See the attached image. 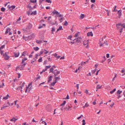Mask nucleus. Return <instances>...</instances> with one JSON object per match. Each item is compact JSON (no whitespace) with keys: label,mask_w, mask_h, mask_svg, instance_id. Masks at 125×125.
I'll use <instances>...</instances> for the list:
<instances>
[{"label":"nucleus","mask_w":125,"mask_h":125,"mask_svg":"<svg viewBox=\"0 0 125 125\" xmlns=\"http://www.w3.org/2000/svg\"><path fill=\"white\" fill-rule=\"evenodd\" d=\"M84 14H81V18L82 19L84 17Z\"/></svg>","instance_id":"nucleus-44"},{"label":"nucleus","mask_w":125,"mask_h":125,"mask_svg":"<svg viewBox=\"0 0 125 125\" xmlns=\"http://www.w3.org/2000/svg\"><path fill=\"white\" fill-rule=\"evenodd\" d=\"M52 76L51 75L50 76L49 78H48V82H49L52 80Z\"/></svg>","instance_id":"nucleus-16"},{"label":"nucleus","mask_w":125,"mask_h":125,"mask_svg":"<svg viewBox=\"0 0 125 125\" xmlns=\"http://www.w3.org/2000/svg\"><path fill=\"white\" fill-rule=\"evenodd\" d=\"M52 13H53L54 14H56L57 15L58 14H59L58 12L55 10H54L53 11Z\"/></svg>","instance_id":"nucleus-11"},{"label":"nucleus","mask_w":125,"mask_h":125,"mask_svg":"<svg viewBox=\"0 0 125 125\" xmlns=\"http://www.w3.org/2000/svg\"><path fill=\"white\" fill-rule=\"evenodd\" d=\"M101 86H100L98 85L97 86L96 88L97 89H100L101 88Z\"/></svg>","instance_id":"nucleus-43"},{"label":"nucleus","mask_w":125,"mask_h":125,"mask_svg":"<svg viewBox=\"0 0 125 125\" xmlns=\"http://www.w3.org/2000/svg\"><path fill=\"white\" fill-rule=\"evenodd\" d=\"M32 26V24L30 23L29 24V25L28 26V27L29 28H31Z\"/></svg>","instance_id":"nucleus-28"},{"label":"nucleus","mask_w":125,"mask_h":125,"mask_svg":"<svg viewBox=\"0 0 125 125\" xmlns=\"http://www.w3.org/2000/svg\"><path fill=\"white\" fill-rule=\"evenodd\" d=\"M85 106L86 107H87L89 106V105L88 103H86L85 104Z\"/></svg>","instance_id":"nucleus-49"},{"label":"nucleus","mask_w":125,"mask_h":125,"mask_svg":"<svg viewBox=\"0 0 125 125\" xmlns=\"http://www.w3.org/2000/svg\"><path fill=\"white\" fill-rule=\"evenodd\" d=\"M41 77L40 76H38L36 77V79L37 80L40 79Z\"/></svg>","instance_id":"nucleus-47"},{"label":"nucleus","mask_w":125,"mask_h":125,"mask_svg":"<svg viewBox=\"0 0 125 125\" xmlns=\"http://www.w3.org/2000/svg\"><path fill=\"white\" fill-rule=\"evenodd\" d=\"M44 50L45 51H46V52H44V53L45 54H47V53H48V51H47L46 50Z\"/></svg>","instance_id":"nucleus-59"},{"label":"nucleus","mask_w":125,"mask_h":125,"mask_svg":"<svg viewBox=\"0 0 125 125\" xmlns=\"http://www.w3.org/2000/svg\"><path fill=\"white\" fill-rule=\"evenodd\" d=\"M15 8V6L14 5L12 6L11 7L9 8L11 9V10H13Z\"/></svg>","instance_id":"nucleus-25"},{"label":"nucleus","mask_w":125,"mask_h":125,"mask_svg":"<svg viewBox=\"0 0 125 125\" xmlns=\"http://www.w3.org/2000/svg\"><path fill=\"white\" fill-rule=\"evenodd\" d=\"M61 17V18H60L59 19V21H61V22H62V20H63V16H62V17Z\"/></svg>","instance_id":"nucleus-38"},{"label":"nucleus","mask_w":125,"mask_h":125,"mask_svg":"<svg viewBox=\"0 0 125 125\" xmlns=\"http://www.w3.org/2000/svg\"><path fill=\"white\" fill-rule=\"evenodd\" d=\"M82 39V38L80 37H78L76 39H74V40H76V42H81V40Z\"/></svg>","instance_id":"nucleus-7"},{"label":"nucleus","mask_w":125,"mask_h":125,"mask_svg":"<svg viewBox=\"0 0 125 125\" xmlns=\"http://www.w3.org/2000/svg\"><path fill=\"white\" fill-rule=\"evenodd\" d=\"M55 77V80L54 81H56V82L57 81H58L60 79L59 76L57 77L56 76L55 77Z\"/></svg>","instance_id":"nucleus-10"},{"label":"nucleus","mask_w":125,"mask_h":125,"mask_svg":"<svg viewBox=\"0 0 125 125\" xmlns=\"http://www.w3.org/2000/svg\"><path fill=\"white\" fill-rule=\"evenodd\" d=\"M66 101H64L61 104V106H62L64 105L66 103Z\"/></svg>","instance_id":"nucleus-34"},{"label":"nucleus","mask_w":125,"mask_h":125,"mask_svg":"<svg viewBox=\"0 0 125 125\" xmlns=\"http://www.w3.org/2000/svg\"><path fill=\"white\" fill-rule=\"evenodd\" d=\"M68 23L66 21H65V22L64 23V25H66L68 24Z\"/></svg>","instance_id":"nucleus-48"},{"label":"nucleus","mask_w":125,"mask_h":125,"mask_svg":"<svg viewBox=\"0 0 125 125\" xmlns=\"http://www.w3.org/2000/svg\"><path fill=\"white\" fill-rule=\"evenodd\" d=\"M41 123H42V124L44 123V124L45 125H47V123L45 122L44 121H42V122H41V123H40V124H41Z\"/></svg>","instance_id":"nucleus-41"},{"label":"nucleus","mask_w":125,"mask_h":125,"mask_svg":"<svg viewBox=\"0 0 125 125\" xmlns=\"http://www.w3.org/2000/svg\"><path fill=\"white\" fill-rule=\"evenodd\" d=\"M44 50L42 49L40 52L39 53V55L40 56L41 55H42L43 54V53L44 52Z\"/></svg>","instance_id":"nucleus-18"},{"label":"nucleus","mask_w":125,"mask_h":125,"mask_svg":"<svg viewBox=\"0 0 125 125\" xmlns=\"http://www.w3.org/2000/svg\"><path fill=\"white\" fill-rule=\"evenodd\" d=\"M51 66L50 65H49L48 66H46L45 67V70H47V69L48 68H50L51 67Z\"/></svg>","instance_id":"nucleus-30"},{"label":"nucleus","mask_w":125,"mask_h":125,"mask_svg":"<svg viewBox=\"0 0 125 125\" xmlns=\"http://www.w3.org/2000/svg\"><path fill=\"white\" fill-rule=\"evenodd\" d=\"M46 109L47 111L48 112H51L52 110V108L51 105L50 104H49L47 105L46 107Z\"/></svg>","instance_id":"nucleus-5"},{"label":"nucleus","mask_w":125,"mask_h":125,"mask_svg":"<svg viewBox=\"0 0 125 125\" xmlns=\"http://www.w3.org/2000/svg\"><path fill=\"white\" fill-rule=\"evenodd\" d=\"M106 57L107 58H108L109 57V54H107Z\"/></svg>","instance_id":"nucleus-57"},{"label":"nucleus","mask_w":125,"mask_h":125,"mask_svg":"<svg viewBox=\"0 0 125 125\" xmlns=\"http://www.w3.org/2000/svg\"><path fill=\"white\" fill-rule=\"evenodd\" d=\"M116 26L117 29L120 30V32L121 33L122 31L123 28H125V25L124 24H122L120 23H119L116 24Z\"/></svg>","instance_id":"nucleus-1"},{"label":"nucleus","mask_w":125,"mask_h":125,"mask_svg":"<svg viewBox=\"0 0 125 125\" xmlns=\"http://www.w3.org/2000/svg\"><path fill=\"white\" fill-rule=\"evenodd\" d=\"M61 30H63V29L62 28V26H60L58 29H57V31H56V33H57L58 31H60Z\"/></svg>","instance_id":"nucleus-15"},{"label":"nucleus","mask_w":125,"mask_h":125,"mask_svg":"<svg viewBox=\"0 0 125 125\" xmlns=\"http://www.w3.org/2000/svg\"><path fill=\"white\" fill-rule=\"evenodd\" d=\"M36 42L38 44H40L42 42V40H36Z\"/></svg>","instance_id":"nucleus-9"},{"label":"nucleus","mask_w":125,"mask_h":125,"mask_svg":"<svg viewBox=\"0 0 125 125\" xmlns=\"http://www.w3.org/2000/svg\"><path fill=\"white\" fill-rule=\"evenodd\" d=\"M27 60V59L26 58H25L24 59H22V61L21 62V65H20V66H21L23 67H24L25 66L26 64L27 63H24V62L25 61H26Z\"/></svg>","instance_id":"nucleus-4"},{"label":"nucleus","mask_w":125,"mask_h":125,"mask_svg":"<svg viewBox=\"0 0 125 125\" xmlns=\"http://www.w3.org/2000/svg\"><path fill=\"white\" fill-rule=\"evenodd\" d=\"M55 29H54V27H52V31H55Z\"/></svg>","instance_id":"nucleus-53"},{"label":"nucleus","mask_w":125,"mask_h":125,"mask_svg":"<svg viewBox=\"0 0 125 125\" xmlns=\"http://www.w3.org/2000/svg\"><path fill=\"white\" fill-rule=\"evenodd\" d=\"M23 32H25V33H27V30H26V29H23Z\"/></svg>","instance_id":"nucleus-46"},{"label":"nucleus","mask_w":125,"mask_h":125,"mask_svg":"<svg viewBox=\"0 0 125 125\" xmlns=\"http://www.w3.org/2000/svg\"><path fill=\"white\" fill-rule=\"evenodd\" d=\"M10 31V28H7V29H6V30L5 32V33L6 34H7V33H8L9 31Z\"/></svg>","instance_id":"nucleus-14"},{"label":"nucleus","mask_w":125,"mask_h":125,"mask_svg":"<svg viewBox=\"0 0 125 125\" xmlns=\"http://www.w3.org/2000/svg\"><path fill=\"white\" fill-rule=\"evenodd\" d=\"M46 2L48 3H51L52 1L50 0H46Z\"/></svg>","instance_id":"nucleus-40"},{"label":"nucleus","mask_w":125,"mask_h":125,"mask_svg":"<svg viewBox=\"0 0 125 125\" xmlns=\"http://www.w3.org/2000/svg\"><path fill=\"white\" fill-rule=\"evenodd\" d=\"M54 70V69L53 68H51L50 69V73H52L54 75V76L55 77L57 75L60 74V72L56 69Z\"/></svg>","instance_id":"nucleus-2"},{"label":"nucleus","mask_w":125,"mask_h":125,"mask_svg":"<svg viewBox=\"0 0 125 125\" xmlns=\"http://www.w3.org/2000/svg\"><path fill=\"white\" fill-rule=\"evenodd\" d=\"M33 49L35 51H37L39 49V48L37 47H35L33 48Z\"/></svg>","instance_id":"nucleus-26"},{"label":"nucleus","mask_w":125,"mask_h":125,"mask_svg":"<svg viewBox=\"0 0 125 125\" xmlns=\"http://www.w3.org/2000/svg\"><path fill=\"white\" fill-rule=\"evenodd\" d=\"M118 16H120L121 15V11H120V10L118 11Z\"/></svg>","instance_id":"nucleus-27"},{"label":"nucleus","mask_w":125,"mask_h":125,"mask_svg":"<svg viewBox=\"0 0 125 125\" xmlns=\"http://www.w3.org/2000/svg\"><path fill=\"white\" fill-rule=\"evenodd\" d=\"M8 105H6V104H5L4 105V107H3V108H1V109H2L4 107H7L8 106Z\"/></svg>","instance_id":"nucleus-51"},{"label":"nucleus","mask_w":125,"mask_h":125,"mask_svg":"<svg viewBox=\"0 0 125 125\" xmlns=\"http://www.w3.org/2000/svg\"><path fill=\"white\" fill-rule=\"evenodd\" d=\"M63 15H62L61 14L59 13V14H58L57 15H56V16H57V17H60L63 16Z\"/></svg>","instance_id":"nucleus-23"},{"label":"nucleus","mask_w":125,"mask_h":125,"mask_svg":"<svg viewBox=\"0 0 125 125\" xmlns=\"http://www.w3.org/2000/svg\"><path fill=\"white\" fill-rule=\"evenodd\" d=\"M82 122L83 123L82 124L83 125H85V120L84 119H83L82 120Z\"/></svg>","instance_id":"nucleus-36"},{"label":"nucleus","mask_w":125,"mask_h":125,"mask_svg":"<svg viewBox=\"0 0 125 125\" xmlns=\"http://www.w3.org/2000/svg\"><path fill=\"white\" fill-rule=\"evenodd\" d=\"M31 3H29V4L28 6V7L29 8L30 10H32L33 8L31 7V6L30 5V4Z\"/></svg>","instance_id":"nucleus-20"},{"label":"nucleus","mask_w":125,"mask_h":125,"mask_svg":"<svg viewBox=\"0 0 125 125\" xmlns=\"http://www.w3.org/2000/svg\"><path fill=\"white\" fill-rule=\"evenodd\" d=\"M103 40V38H102L99 40V44L100 47L103 46L104 44H105L106 45H108V43L105 40V41H104Z\"/></svg>","instance_id":"nucleus-3"},{"label":"nucleus","mask_w":125,"mask_h":125,"mask_svg":"<svg viewBox=\"0 0 125 125\" xmlns=\"http://www.w3.org/2000/svg\"><path fill=\"white\" fill-rule=\"evenodd\" d=\"M114 103H113L112 104H111L110 105V106L111 107H113V105H114Z\"/></svg>","instance_id":"nucleus-62"},{"label":"nucleus","mask_w":125,"mask_h":125,"mask_svg":"<svg viewBox=\"0 0 125 125\" xmlns=\"http://www.w3.org/2000/svg\"><path fill=\"white\" fill-rule=\"evenodd\" d=\"M21 67H17L16 68V69L17 70L18 69H19L20 70H23V68L24 67H22L21 66H20Z\"/></svg>","instance_id":"nucleus-13"},{"label":"nucleus","mask_w":125,"mask_h":125,"mask_svg":"<svg viewBox=\"0 0 125 125\" xmlns=\"http://www.w3.org/2000/svg\"><path fill=\"white\" fill-rule=\"evenodd\" d=\"M56 83V81H54V82L51 83V85L52 86H54L55 84Z\"/></svg>","instance_id":"nucleus-37"},{"label":"nucleus","mask_w":125,"mask_h":125,"mask_svg":"<svg viewBox=\"0 0 125 125\" xmlns=\"http://www.w3.org/2000/svg\"><path fill=\"white\" fill-rule=\"evenodd\" d=\"M116 6H115V8L114 10H113V11H116Z\"/></svg>","instance_id":"nucleus-60"},{"label":"nucleus","mask_w":125,"mask_h":125,"mask_svg":"<svg viewBox=\"0 0 125 125\" xmlns=\"http://www.w3.org/2000/svg\"><path fill=\"white\" fill-rule=\"evenodd\" d=\"M87 35L88 36H93V34L92 32V31H91L88 32L87 34Z\"/></svg>","instance_id":"nucleus-8"},{"label":"nucleus","mask_w":125,"mask_h":125,"mask_svg":"<svg viewBox=\"0 0 125 125\" xmlns=\"http://www.w3.org/2000/svg\"><path fill=\"white\" fill-rule=\"evenodd\" d=\"M22 125H29L28 124H27V123H22Z\"/></svg>","instance_id":"nucleus-52"},{"label":"nucleus","mask_w":125,"mask_h":125,"mask_svg":"<svg viewBox=\"0 0 125 125\" xmlns=\"http://www.w3.org/2000/svg\"><path fill=\"white\" fill-rule=\"evenodd\" d=\"M5 9L4 7H2L1 8V10L3 12L4 11H5Z\"/></svg>","instance_id":"nucleus-35"},{"label":"nucleus","mask_w":125,"mask_h":125,"mask_svg":"<svg viewBox=\"0 0 125 125\" xmlns=\"http://www.w3.org/2000/svg\"><path fill=\"white\" fill-rule=\"evenodd\" d=\"M30 1L31 3H35L36 2V0H30Z\"/></svg>","instance_id":"nucleus-22"},{"label":"nucleus","mask_w":125,"mask_h":125,"mask_svg":"<svg viewBox=\"0 0 125 125\" xmlns=\"http://www.w3.org/2000/svg\"><path fill=\"white\" fill-rule=\"evenodd\" d=\"M106 11L107 13V15L108 16H109L110 12L107 10H106Z\"/></svg>","instance_id":"nucleus-45"},{"label":"nucleus","mask_w":125,"mask_h":125,"mask_svg":"<svg viewBox=\"0 0 125 125\" xmlns=\"http://www.w3.org/2000/svg\"><path fill=\"white\" fill-rule=\"evenodd\" d=\"M14 54L15 57H18L19 55V52L17 53H14Z\"/></svg>","instance_id":"nucleus-19"},{"label":"nucleus","mask_w":125,"mask_h":125,"mask_svg":"<svg viewBox=\"0 0 125 125\" xmlns=\"http://www.w3.org/2000/svg\"><path fill=\"white\" fill-rule=\"evenodd\" d=\"M0 52L1 54L2 55L3 52V51L2 50H0Z\"/></svg>","instance_id":"nucleus-54"},{"label":"nucleus","mask_w":125,"mask_h":125,"mask_svg":"<svg viewBox=\"0 0 125 125\" xmlns=\"http://www.w3.org/2000/svg\"><path fill=\"white\" fill-rule=\"evenodd\" d=\"M116 89L114 88V89L112 91H111L110 92V93L111 94H113L114 92L116 90Z\"/></svg>","instance_id":"nucleus-24"},{"label":"nucleus","mask_w":125,"mask_h":125,"mask_svg":"<svg viewBox=\"0 0 125 125\" xmlns=\"http://www.w3.org/2000/svg\"><path fill=\"white\" fill-rule=\"evenodd\" d=\"M5 45H3L1 46V47H0V50H2L4 48H5Z\"/></svg>","instance_id":"nucleus-29"},{"label":"nucleus","mask_w":125,"mask_h":125,"mask_svg":"<svg viewBox=\"0 0 125 125\" xmlns=\"http://www.w3.org/2000/svg\"><path fill=\"white\" fill-rule=\"evenodd\" d=\"M43 27L42 26H40L38 28L39 29H41V28H42Z\"/></svg>","instance_id":"nucleus-63"},{"label":"nucleus","mask_w":125,"mask_h":125,"mask_svg":"<svg viewBox=\"0 0 125 125\" xmlns=\"http://www.w3.org/2000/svg\"><path fill=\"white\" fill-rule=\"evenodd\" d=\"M42 61V57H40V58L38 60V62H41Z\"/></svg>","instance_id":"nucleus-33"},{"label":"nucleus","mask_w":125,"mask_h":125,"mask_svg":"<svg viewBox=\"0 0 125 125\" xmlns=\"http://www.w3.org/2000/svg\"><path fill=\"white\" fill-rule=\"evenodd\" d=\"M95 72V70H94L92 71V73H94Z\"/></svg>","instance_id":"nucleus-64"},{"label":"nucleus","mask_w":125,"mask_h":125,"mask_svg":"<svg viewBox=\"0 0 125 125\" xmlns=\"http://www.w3.org/2000/svg\"><path fill=\"white\" fill-rule=\"evenodd\" d=\"M26 54V52L25 51H24V52H23L22 54V55L25 56V55Z\"/></svg>","instance_id":"nucleus-32"},{"label":"nucleus","mask_w":125,"mask_h":125,"mask_svg":"<svg viewBox=\"0 0 125 125\" xmlns=\"http://www.w3.org/2000/svg\"><path fill=\"white\" fill-rule=\"evenodd\" d=\"M72 36H68V39H70L71 40V38H72Z\"/></svg>","instance_id":"nucleus-55"},{"label":"nucleus","mask_w":125,"mask_h":125,"mask_svg":"<svg viewBox=\"0 0 125 125\" xmlns=\"http://www.w3.org/2000/svg\"><path fill=\"white\" fill-rule=\"evenodd\" d=\"M122 92V91H120L119 90H118L117 91V93L118 94H120Z\"/></svg>","instance_id":"nucleus-39"},{"label":"nucleus","mask_w":125,"mask_h":125,"mask_svg":"<svg viewBox=\"0 0 125 125\" xmlns=\"http://www.w3.org/2000/svg\"><path fill=\"white\" fill-rule=\"evenodd\" d=\"M17 120V119H16L14 117H13L10 120L11 121H13L15 122L16 120Z\"/></svg>","instance_id":"nucleus-12"},{"label":"nucleus","mask_w":125,"mask_h":125,"mask_svg":"<svg viewBox=\"0 0 125 125\" xmlns=\"http://www.w3.org/2000/svg\"><path fill=\"white\" fill-rule=\"evenodd\" d=\"M78 33H76L74 37H77L78 36Z\"/></svg>","instance_id":"nucleus-58"},{"label":"nucleus","mask_w":125,"mask_h":125,"mask_svg":"<svg viewBox=\"0 0 125 125\" xmlns=\"http://www.w3.org/2000/svg\"><path fill=\"white\" fill-rule=\"evenodd\" d=\"M9 96L8 94H7L6 96H5L3 97V99L5 100H6L8 98V97H9Z\"/></svg>","instance_id":"nucleus-17"},{"label":"nucleus","mask_w":125,"mask_h":125,"mask_svg":"<svg viewBox=\"0 0 125 125\" xmlns=\"http://www.w3.org/2000/svg\"><path fill=\"white\" fill-rule=\"evenodd\" d=\"M21 20V18L20 17H19V19H18L17 21V22L18 23H20V22H18V21H20Z\"/></svg>","instance_id":"nucleus-42"},{"label":"nucleus","mask_w":125,"mask_h":125,"mask_svg":"<svg viewBox=\"0 0 125 125\" xmlns=\"http://www.w3.org/2000/svg\"><path fill=\"white\" fill-rule=\"evenodd\" d=\"M36 11H34L32 12L31 14V15L33 14L34 15H36Z\"/></svg>","instance_id":"nucleus-31"},{"label":"nucleus","mask_w":125,"mask_h":125,"mask_svg":"<svg viewBox=\"0 0 125 125\" xmlns=\"http://www.w3.org/2000/svg\"><path fill=\"white\" fill-rule=\"evenodd\" d=\"M83 44L84 45H85L87 44L88 43V41L85 40L83 42Z\"/></svg>","instance_id":"nucleus-21"},{"label":"nucleus","mask_w":125,"mask_h":125,"mask_svg":"<svg viewBox=\"0 0 125 125\" xmlns=\"http://www.w3.org/2000/svg\"><path fill=\"white\" fill-rule=\"evenodd\" d=\"M91 1L92 3H94L95 2V0H91Z\"/></svg>","instance_id":"nucleus-61"},{"label":"nucleus","mask_w":125,"mask_h":125,"mask_svg":"<svg viewBox=\"0 0 125 125\" xmlns=\"http://www.w3.org/2000/svg\"><path fill=\"white\" fill-rule=\"evenodd\" d=\"M66 99H69V95H68V94H67V96H66V98H65Z\"/></svg>","instance_id":"nucleus-56"},{"label":"nucleus","mask_w":125,"mask_h":125,"mask_svg":"<svg viewBox=\"0 0 125 125\" xmlns=\"http://www.w3.org/2000/svg\"><path fill=\"white\" fill-rule=\"evenodd\" d=\"M32 83H30L28 85V86L27 87V88L28 87H29L31 85Z\"/></svg>","instance_id":"nucleus-50"},{"label":"nucleus","mask_w":125,"mask_h":125,"mask_svg":"<svg viewBox=\"0 0 125 125\" xmlns=\"http://www.w3.org/2000/svg\"><path fill=\"white\" fill-rule=\"evenodd\" d=\"M3 56L5 57L4 59L6 60H8L9 59L10 57L8 56L7 54V52H6L5 54H3Z\"/></svg>","instance_id":"nucleus-6"}]
</instances>
